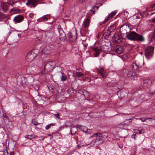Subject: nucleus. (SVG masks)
<instances>
[{
	"mask_svg": "<svg viewBox=\"0 0 155 155\" xmlns=\"http://www.w3.org/2000/svg\"><path fill=\"white\" fill-rule=\"evenodd\" d=\"M95 137V139L91 142V146L94 145L95 143L97 145H99L102 144L104 141L105 138L107 137V136L103 135L99 133H96L94 134L90 137V138Z\"/></svg>",
	"mask_w": 155,
	"mask_h": 155,
	"instance_id": "f257e3e1",
	"label": "nucleus"
},
{
	"mask_svg": "<svg viewBox=\"0 0 155 155\" xmlns=\"http://www.w3.org/2000/svg\"><path fill=\"white\" fill-rule=\"evenodd\" d=\"M126 37L129 40L131 41H143L145 40V38L143 35L134 31L129 33L126 35Z\"/></svg>",
	"mask_w": 155,
	"mask_h": 155,
	"instance_id": "f03ea898",
	"label": "nucleus"
},
{
	"mask_svg": "<svg viewBox=\"0 0 155 155\" xmlns=\"http://www.w3.org/2000/svg\"><path fill=\"white\" fill-rule=\"evenodd\" d=\"M97 71L99 76L103 78V80L105 81L108 86H110L109 84H110V82L109 81H107V80H108V79H109V78L107 76L106 71L104 70V68L100 67L97 68Z\"/></svg>",
	"mask_w": 155,
	"mask_h": 155,
	"instance_id": "7ed1b4c3",
	"label": "nucleus"
},
{
	"mask_svg": "<svg viewBox=\"0 0 155 155\" xmlns=\"http://www.w3.org/2000/svg\"><path fill=\"white\" fill-rule=\"evenodd\" d=\"M56 64L54 61H49L44 65V70L42 71L43 74L51 72L55 68Z\"/></svg>",
	"mask_w": 155,
	"mask_h": 155,
	"instance_id": "20e7f679",
	"label": "nucleus"
},
{
	"mask_svg": "<svg viewBox=\"0 0 155 155\" xmlns=\"http://www.w3.org/2000/svg\"><path fill=\"white\" fill-rule=\"evenodd\" d=\"M154 48L151 46H148L144 49V53L147 59H149L153 54Z\"/></svg>",
	"mask_w": 155,
	"mask_h": 155,
	"instance_id": "39448f33",
	"label": "nucleus"
},
{
	"mask_svg": "<svg viewBox=\"0 0 155 155\" xmlns=\"http://www.w3.org/2000/svg\"><path fill=\"white\" fill-rule=\"evenodd\" d=\"M129 25H130L127 24H124L121 26L120 30L121 35H126V36L128 35V33H129L130 31V28Z\"/></svg>",
	"mask_w": 155,
	"mask_h": 155,
	"instance_id": "423d86ee",
	"label": "nucleus"
},
{
	"mask_svg": "<svg viewBox=\"0 0 155 155\" xmlns=\"http://www.w3.org/2000/svg\"><path fill=\"white\" fill-rule=\"evenodd\" d=\"M57 30L59 33L60 39L62 41H65L66 39V35L60 25L57 26Z\"/></svg>",
	"mask_w": 155,
	"mask_h": 155,
	"instance_id": "0eeeda50",
	"label": "nucleus"
},
{
	"mask_svg": "<svg viewBox=\"0 0 155 155\" xmlns=\"http://www.w3.org/2000/svg\"><path fill=\"white\" fill-rule=\"evenodd\" d=\"M140 82L141 83H140V86L145 88L150 87L152 84L151 80L148 79L145 80L141 79Z\"/></svg>",
	"mask_w": 155,
	"mask_h": 155,
	"instance_id": "6e6552de",
	"label": "nucleus"
},
{
	"mask_svg": "<svg viewBox=\"0 0 155 155\" xmlns=\"http://www.w3.org/2000/svg\"><path fill=\"white\" fill-rule=\"evenodd\" d=\"M106 48V49L108 48L107 46H105L104 47H102L101 49L98 48L97 47H92V49L95 52V57H97L99 56L100 53L102 51L104 52H107V50H105L104 49Z\"/></svg>",
	"mask_w": 155,
	"mask_h": 155,
	"instance_id": "1a4fd4ad",
	"label": "nucleus"
},
{
	"mask_svg": "<svg viewBox=\"0 0 155 155\" xmlns=\"http://www.w3.org/2000/svg\"><path fill=\"white\" fill-rule=\"evenodd\" d=\"M78 37L77 31H73L70 32L69 33V39L71 41H73L76 40Z\"/></svg>",
	"mask_w": 155,
	"mask_h": 155,
	"instance_id": "9d476101",
	"label": "nucleus"
},
{
	"mask_svg": "<svg viewBox=\"0 0 155 155\" xmlns=\"http://www.w3.org/2000/svg\"><path fill=\"white\" fill-rule=\"evenodd\" d=\"M24 17L21 15H18L15 16L13 20L16 23L21 22L24 20Z\"/></svg>",
	"mask_w": 155,
	"mask_h": 155,
	"instance_id": "9b49d317",
	"label": "nucleus"
},
{
	"mask_svg": "<svg viewBox=\"0 0 155 155\" xmlns=\"http://www.w3.org/2000/svg\"><path fill=\"white\" fill-rule=\"evenodd\" d=\"M38 1V0H28V2L26 5L28 6L31 5L33 8H35L37 4V3Z\"/></svg>",
	"mask_w": 155,
	"mask_h": 155,
	"instance_id": "f8f14e48",
	"label": "nucleus"
},
{
	"mask_svg": "<svg viewBox=\"0 0 155 155\" xmlns=\"http://www.w3.org/2000/svg\"><path fill=\"white\" fill-rule=\"evenodd\" d=\"M116 14V11L112 12L110 13L108 16L105 18L104 21L103 23L104 24L106 22L108 21L109 20L111 19Z\"/></svg>",
	"mask_w": 155,
	"mask_h": 155,
	"instance_id": "ddd939ff",
	"label": "nucleus"
},
{
	"mask_svg": "<svg viewBox=\"0 0 155 155\" xmlns=\"http://www.w3.org/2000/svg\"><path fill=\"white\" fill-rule=\"evenodd\" d=\"M114 50L118 54H121L123 51V48L122 46L117 45L114 48Z\"/></svg>",
	"mask_w": 155,
	"mask_h": 155,
	"instance_id": "4468645a",
	"label": "nucleus"
},
{
	"mask_svg": "<svg viewBox=\"0 0 155 155\" xmlns=\"http://www.w3.org/2000/svg\"><path fill=\"white\" fill-rule=\"evenodd\" d=\"M50 18V16L48 15H46L43 16L42 17H41L40 18L38 19L37 20V21L38 22H40L41 21H45L48 20V18Z\"/></svg>",
	"mask_w": 155,
	"mask_h": 155,
	"instance_id": "2eb2a0df",
	"label": "nucleus"
},
{
	"mask_svg": "<svg viewBox=\"0 0 155 155\" xmlns=\"http://www.w3.org/2000/svg\"><path fill=\"white\" fill-rule=\"evenodd\" d=\"M139 68V64L136 61H134L133 63L132 69L134 70H137Z\"/></svg>",
	"mask_w": 155,
	"mask_h": 155,
	"instance_id": "dca6fc26",
	"label": "nucleus"
},
{
	"mask_svg": "<svg viewBox=\"0 0 155 155\" xmlns=\"http://www.w3.org/2000/svg\"><path fill=\"white\" fill-rule=\"evenodd\" d=\"M127 75L128 77L133 79L136 75V73L133 71H128Z\"/></svg>",
	"mask_w": 155,
	"mask_h": 155,
	"instance_id": "f3484780",
	"label": "nucleus"
},
{
	"mask_svg": "<svg viewBox=\"0 0 155 155\" xmlns=\"http://www.w3.org/2000/svg\"><path fill=\"white\" fill-rule=\"evenodd\" d=\"M78 127H76L74 126L71 127L70 129V132L72 135L75 134L78 130Z\"/></svg>",
	"mask_w": 155,
	"mask_h": 155,
	"instance_id": "a211bd4d",
	"label": "nucleus"
},
{
	"mask_svg": "<svg viewBox=\"0 0 155 155\" xmlns=\"http://www.w3.org/2000/svg\"><path fill=\"white\" fill-rule=\"evenodd\" d=\"M8 6L5 3L2 4L1 5V8L2 10L5 12L8 9Z\"/></svg>",
	"mask_w": 155,
	"mask_h": 155,
	"instance_id": "6ab92c4d",
	"label": "nucleus"
},
{
	"mask_svg": "<svg viewBox=\"0 0 155 155\" xmlns=\"http://www.w3.org/2000/svg\"><path fill=\"white\" fill-rule=\"evenodd\" d=\"M51 51L50 49V47L49 46H45L42 49V51L44 54H48L50 53Z\"/></svg>",
	"mask_w": 155,
	"mask_h": 155,
	"instance_id": "aec40b11",
	"label": "nucleus"
},
{
	"mask_svg": "<svg viewBox=\"0 0 155 155\" xmlns=\"http://www.w3.org/2000/svg\"><path fill=\"white\" fill-rule=\"evenodd\" d=\"M78 128L81 130L85 132L87 131V127L85 126H82L81 125L78 126Z\"/></svg>",
	"mask_w": 155,
	"mask_h": 155,
	"instance_id": "412c9836",
	"label": "nucleus"
},
{
	"mask_svg": "<svg viewBox=\"0 0 155 155\" xmlns=\"http://www.w3.org/2000/svg\"><path fill=\"white\" fill-rule=\"evenodd\" d=\"M90 21V19L89 18H87L84 21L83 23V25L84 27L87 28L89 26Z\"/></svg>",
	"mask_w": 155,
	"mask_h": 155,
	"instance_id": "4be33fe9",
	"label": "nucleus"
},
{
	"mask_svg": "<svg viewBox=\"0 0 155 155\" xmlns=\"http://www.w3.org/2000/svg\"><path fill=\"white\" fill-rule=\"evenodd\" d=\"M45 35L48 38H50L52 36L53 33L49 31H48L45 32Z\"/></svg>",
	"mask_w": 155,
	"mask_h": 155,
	"instance_id": "5701e85b",
	"label": "nucleus"
},
{
	"mask_svg": "<svg viewBox=\"0 0 155 155\" xmlns=\"http://www.w3.org/2000/svg\"><path fill=\"white\" fill-rule=\"evenodd\" d=\"M116 27V24H114L109 28V29L112 32L115 30Z\"/></svg>",
	"mask_w": 155,
	"mask_h": 155,
	"instance_id": "b1692460",
	"label": "nucleus"
},
{
	"mask_svg": "<svg viewBox=\"0 0 155 155\" xmlns=\"http://www.w3.org/2000/svg\"><path fill=\"white\" fill-rule=\"evenodd\" d=\"M135 133H139V134H142L144 133V131L143 130H140L138 129H134Z\"/></svg>",
	"mask_w": 155,
	"mask_h": 155,
	"instance_id": "393cba45",
	"label": "nucleus"
},
{
	"mask_svg": "<svg viewBox=\"0 0 155 155\" xmlns=\"http://www.w3.org/2000/svg\"><path fill=\"white\" fill-rule=\"evenodd\" d=\"M62 74V76L61 78V80L62 81H66L67 78V76L66 75H65L64 73Z\"/></svg>",
	"mask_w": 155,
	"mask_h": 155,
	"instance_id": "a878e982",
	"label": "nucleus"
},
{
	"mask_svg": "<svg viewBox=\"0 0 155 155\" xmlns=\"http://www.w3.org/2000/svg\"><path fill=\"white\" fill-rule=\"evenodd\" d=\"M74 74H75V76H77L78 77H80L84 75L83 74H81L79 72L76 71L74 73Z\"/></svg>",
	"mask_w": 155,
	"mask_h": 155,
	"instance_id": "bb28decb",
	"label": "nucleus"
},
{
	"mask_svg": "<svg viewBox=\"0 0 155 155\" xmlns=\"http://www.w3.org/2000/svg\"><path fill=\"white\" fill-rule=\"evenodd\" d=\"M32 55L31 53H29L27 55V57L28 58H30L31 60H32L34 59L35 58L34 57H32Z\"/></svg>",
	"mask_w": 155,
	"mask_h": 155,
	"instance_id": "cd10ccee",
	"label": "nucleus"
},
{
	"mask_svg": "<svg viewBox=\"0 0 155 155\" xmlns=\"http://www.w3.org/2000/svg\"><path fill=\"white\" fill-rule=\"evenodd\" d=\"M114 40L115 41H117H117L118 40H119V38L118 37V35L117 34H114Z\"/></svg>",
	"mask_w": 155,
	"mask_h": 155,
	"instance_id": "c85d7f7f",
	"label": "nucleus"
},
{
	"mask_svg": "<svg viewBox=\"0 0 155 155\" xmlns=\"http://www.w3.org/2000/svg\"><path fill=\"white\" fill-rule=\"evenodd\" d=\"M83 93V95L85 97H87L89 95L88 92L84 89Z\"/></svg>",
	"mask_w": 155,
	"mask_h": 155,
	"instance_id": "c756f323",
	"label": "nucleus"
},
{
	"mask_svg": "<svg viewBox=\"0 0 155 155\" xmlns=\"http://www.w3.org/2000/svg\"><path fill=\"white\" fill-rule=\"evenodd\" d=\"M25 137L28 139L31 140L33 138H34L35 137L33 135H27L25 136Z\"/></svg>",
	"mask_w": 155,
	"mask_h": 155,
	"instance_id": "7c9ffc66",
	"label": "nucleus"
},
{
	"mask_svg": "<svg viewBox=\"0 0 155 155\" xmlns=\"http://www.w3.org/2000/svg\"><path fill=\"white\" fill-rule=\"evenodd\" d=\"M149 37L151 40L154 39L155 38V34L152 32V33L150 35Z\"/></svg>",
	"mask_w": 155,
	"mask_h": 155,
	"instance_id": "2f4dec72",
	"label": "nucleus"
},
{
	"mask_svg": "<svg viewBox=\"0 0 155 155\" xmlns=\"http://www.w3.org/2000/svg\"><path fill=\"white\" fill-rule=\"evenodd\" d=\"M83 80L84 81H88V82H89L91 81V79L90 78L88 77H84L83 78Z\"/></svg>",
	"mask_w": 155,
	"mask_h": 155,
	"instance_id": "473e14b6",
	"label": "nucleus"
},
{
	"mask_svg": "<svg viewBox=\"0 0 155 155\" xmlns=\"http://www.w3.org/2000/svg\"><path fill=\"white\" fill-rule=\"evenodd\" d=\"M15 11L16 12H18V13H20L21 12V11L19 9H15V8H12L11 10V11Z\"/></svg>",
	"mask_w": 155,
	"mask_h": 155,
	"instance_id": "72a5a7b5",
	"label": "nucleus"
},
{
	"mask_svg": "<svg viewBox=\"0 0 155 155\" xmlns=\"http://www.w3.org/2000/svg\"><path fill=\"white\" fill-rule=\"evenodd\" d=\"M28 83L27 82H26L25 81H23V80H22L21 84L23 87H26Z\"/></svg>",
	"mask_w": 155,
	"mask_h": 155,
	"instance_id": "f704fd0d",
	"label": "nucleus"
},
{
	"mask_svg": "<svg viewBox=\"0 0 155 155\" xmlns=\"http://www.w3.org/2000/svg\"><path fill=\"white\" fill-rule=\"evenodd\" d=\"M32 123L33 124L37 126L39 124L34 119L32 120Z\"/></svg>",
	"mask_w": 155,
	"mask_h": 155,
	"instance_id": "c9c22d12",
	"label": "nucleus"
},
{
	"mask_svg": "<svg viewBox=\"0 0 155 155\" xmlns=\"http://www.w3.org/2000/svg\"><path fill=\"white\" fill-rule=\"evenodd\" d=\"M124 125V123H121L118 124L117 127L119 128H121L123 127Z\"/></svg>",
	"mask_w": 155,
	"mask_h": 155,
	"instance_id": "e433bc0d",
	"label": "nucleus"
},
{
	"mask_svg": "<svg viewBox=\"0 0 155 155\" xmlns=\"http://www.w3.org/2000/svg\"><path fill=\"white\" fill-rule=\"evenodd\" d=\"M92 14L91 12V11H90L89 12L87 13V18H90L92 15Z\"/></svg>",
	"mask_w": 155,
	"mask_h": 155,
	"instance_id": "4c0bfd02",
	"label": "nucleus"
},
{
	"mask_svg": "<svg viewBox=\"0 0 155 155\" xmlns=\"http://www.w3.org/2000/svg\"><path fill=\"white\" fill-rule=\"evenodd\" d=\"M111 32V31L109 29L106 33H105V35L109 36L111 35L110 34Z\"/></svg>",
	"mask_w": 155,
	"mask_h": 155,
	"instance_id": "58836bf2",
	"label": "nucleus"
},
{
	"mask_svg": "<svg viewBox=\"0 0 155 155\" xmlns=\"http://www.w3.org/2000/svg\"><path fill=\"white\" fill-rule=\"evenodd\" d=\"M84 91V89H80L78 90V92L80 94L83 95Z\"/></svg>",
	"mask_w": 155,
	"mask_h": 155,
	"instance_id": "ea45409f",
	"label": "nucleus"
},
{
	"mask_svg": "<svg viewBox=\"0 0 155 155\" xmlns=\"http://www.w3.org/2000/svg\"><path fill=\"white\" fill-rule=\"evenodd\" d=\"M87 131L85 132L87 134H90L92 132V130H91L90 129H88L87 128Z\"/></svg>",
	"mask_w": 155,
	"mask_h": 155,
	"instance_id": "a19ab883",
	"label": "nucleus"
},
{
	"mask_svg": "<svg viewBox=\"0 0 155 155\" xmlns=\"http://www.w3.org/2000/svg\"><path fill=\"white\" fill-rule=\"evenodd\" d=\"M2 116L4 120H5L8 119V117L6 114H3Z\"/></svg>",
	"mask_w": 155,
	"mask_h": 155,
	"instance_id": "79ce46f5",
	"label": "nucleus"
},
{
	"mask_svg": "<svg viewBox=\"0 0 155 155\" xmlns=\"http://www.w3.org/2000/svg\"><path fill=\"white\" fill-rule=\"evenodd\" d=\"M128 70L126 69H124L122 71V72L124 74L127 73L128 72Z\"/></svg>",
	"mask_w": 155,
	"mask_h": 155,
	"instance_id": "37998d69",
	"label": "nucleus"
},
{
	"mask_svg": "<svg viewBox=\"0 0 155 155\" xmlns=\"http://www.w3.org/2000/svg\"><path fill=\"white\" fill-rule=\"evenodd\" d=\"M53 114L54 115V116L55 117L57 118L58 119L60 118L59 115V113H58L56 114Z\"/></svg>",
	"mask_w": 155,
	"mask_h": 155,
	"instance_id": "c03bdc74",
	"label": "nucleus"
},
{
	"mask_svg": "<svg viewBox=\"0 0 155 155\" xmlns=\"http://www.w3.org/2000/svg\"><path fill=\"white\" fill-rule=\"evenodd\" d=\"M51 127L49 125H47L45 127V129L47 130H48Z\"/></svg>",
	"mask_w": 155,
	"mask_h": 155,
	"instance_id": "a18cd8bd",
	"label": "nucleus"
},
{
	"mask_svg": "<svg viewBox=\"0 0 155 155\" xmlns=\"http://www.w3.org/2000/svg\"><path fill=\"white\" fill-rule=\"evenodd\" d=\"M155 6V2L153 4H151L150 5V7L151 8H153Z\"/></svg>",
	"mask_w": 155,
	"mask_h": 155,
	"instance_id": "49530a36",
	"label": "nucleus"
},
{
	"mask_svg": "<svg viewBox=\"0 0 155 155\" xmlns=\"http://www.w3.org/2000/svg\"><path fill=\"white\" fill-rule=\"evenodd\" d=\"M50 47V49H51L52 50L54 49V47L53 45H51L50 46H49Z\"/></svg>",
	"mask_w": 155,
	"mask_h": 155,
	"instance_id": "de8ad7c7",
	"label": "nucleus"
},
{
	"mask_svg": "<svg viewBox=\"0 0 155 155\" xmlns=\"http://www.w3.org/2000/svg\"><path fill=\"white\" fill-rule=\"evenodd\" d=\"M99 8V7L97 6H95L93 7V8L94 9H97Z\"/></svg>",
	"mask_w": 155,
	"mask_h": 155,
	"instance_id": "09e8293b",
	"label": "nucleus"
},
{
	"mask_svg": "<svg viewBox=\"0 0 155 155\" xmlns=\"http://www.w3.org/2000/svg\"><path fill=\"white\" fill-rule=\"evenodd\" d=\"M121 91L120 90H119L117 92V94L118 95H120L121 94Z\"/></svg>",
	"mask_w": 155,
	"mask_h": 155,
	"instance_id": "8fccbe9b",
	"label": "nucleus"
},
{
	"mask_svg": "<svg viewBox=\"0 0 155 155\" xmlns=\"http://www.w3.org/2000/svg\"><path fill=\"white\" fill-rule=\"evenodd\" d=\"M33 15H34V14L33 13H31L29 14V16L31 18L33 16Z\"/></svg>",
	"mask_w": 155,
	"mask_h": 155,
	"instance_id": "3c124183",
	"label": "nucleus"
},
{
	"mask_svg": "<svg viewBox=\"0 0 155 155\" xmlns=\"http://www.w3.org/2000/svg\"><path fill=\"white\" fill-rule=\"evenodd\" d=\"M151 22L152 23L155 22V17L152 19Z\"/></svg>",
	"mask_w": 155,
	"mask_h": 155,
	"instance_id": "603ef678",
	"label": "nucleus"
},
{
	"mask_svg": "<svg viewBox=\"0 0 155 155\" xmlns=\"http://www.w3.org/2000/svg\"><path fill=\"white\" fill-rule=\"evenodd\" d=\"M90 11H91V13L92 12H93V14H95V11H94L93 10H90Z\"/></svg>",
	"mask_w": 155,
	"mask_h": 155,
	"instance_id": "864d4df0",
	"label": "nucleus"
},
{
	"mask_svg": "<svg viewBox=\"0 0 155 155\" xmlns=\"http://www.w3.org/2000/svg\"><path fill=\"white\" fill-rule=\"evenodd\" d=\"M71 90L73 91V88H71L68 89V93H69L70 92H71Z\"/></svg>",
	"mask_w": 155,
	"mask_h": 155,
	"instance_id": "5fc2aeb1",
	"label": "nucleus"
},
{
	"mask_svg": "<svg viewBox=\"0 0 155 155\" xmlns=\"http://www.w3.org/2000/svg\"><path fill=\"white\" fill-rule=\"evenodd\" d=\"M87 44H84V47L85 48H87Z\"/></svg>",
	"mask_w": 155,
	"mask_h": 155,
	"instance_id": "6e6d98bb",
	"label": "nucleus"
},
{
	"mask_svg": "<svg viewBox=\"0 0 155 155\" xmlns=\"http://www.w3.org/2000/svg\"><path fill=\"white\" fill-rule=\"evenodd\" d=\"M155 91H151H151H150V93L151 94H153L154 93H155Z\"/></svg>",
	"mask_w": 155,
	"mask_h": 155,
	"instance_id": "4d7b16f0",
	"label": "nucleus"
},
{
	"mask_svg": "<svg viewBox=\"0 0 155 155\" xmlns=\"http://www.w3.org/2000/svg\"><path fill=\"white\" fill-rule=\"evenodd\" d=\"M14 153L12 151L10 153V155H14Z\"/></svg>",
	"mask_w": 155,
	"mask_h": 155,
	"instance_id": "13d9d810",
	"label": "nucleus"
},
{
	"mask_svg": "<svg viewBox=\"0 0 155 155\" xmlns=\"http://www.w3.org/2000/svg\"><path fill=\"white\" fill-rule=\"evenodd\" d=\"M136 136V134H133V135H132V137L133 138H135V137Z\"/></svg>",
	"mask_w": 155,
	"mask_h": 155,
	"instance_id": "bf43d9fd",
	"label": "nucleus"
},
{
	"mask_svg": "<svg viewBox=\"0 0 155 155\" xmlns=\"http://www.w3.org/2000/svg\"><path fill=\"white\" fill-rule=\"evenodd\" d=\"M85 0H80V2L81 3H82L84 2Z\"/></svg>",
	"mask_w": 155,
	"mask_h": 155,
	"instance_id": "052dcab7",
	"label": "nucleus"
},
{
	"mask_svg": "<svg viewBox=\"0 0 155 155\" xmlns=\"http://www.w3.org/2000/svg\"><path fill=\"white\" fill-rule=\"evenodd\" d=\"M51 126H54V125L55 124H49Z\"/></svg>",
	"mask_w": 155,
	"mask_h": 155,
	"instance_id": "680f3d73",
	"label": "nucleus"
},
{
	"mask_svg": "<svg viewBox=\"0 0 155 155\" xmlns=\"http://www.w3.org/2000/svg\"><path fill=\"white\" fill-rule=\"evenodd\" d=\"M145 150L146 151H149V149H147V148L143 149V150Z\"/></svg>",
	"mask_w": 155,
	"mask_h": 155,
	"instance_id": "e2e57ef3",
	"label": "nucleus"
},
{
	"mask_svg": "<svg viewBox=\"0 0 155 155\" xmlns=\"http://www.w3.org/2000/svg\"><path fill=\"white\" fill-rule=\"evenodd\" d=\"M128 120L130 122H131L132 121V120L131 119H129Z\"/></svg>",
	"mask_w": 155,
	"mask_h": 155,
	"instance_id": "0e129e2a",
	"label": "nucleus"
},
{
	"mask_svg": "<svg viewBox=\"0 0 155 155\" xmlns=\"http://www.w3.org/2000/svg\"><path fill=\"white\" fill-rule=\"evenodd\" d=\"M102 57H104L105 56V54H102Z\"/></svg>",
	"mask_w": 155,
	"mask_h": 155,
	"instance_id": "69168bd1",
	"label": "nucleus"
},
{
	"mask_svg": "<svg viewBox=\"0 0 155 155\" xmlns=\"http://www.w3.org/2000/svg\"><path fill=\"white\" fill-rule=\"evenodd\" d=\"M152 32L155 34V29H154V31Z\"/></svg>",
	"mask_w": 155,
	"mask_h": 155,
	"instance_id": "338daca9",
	"label": "nucleus"
},
{
	"mask_svg": "<svg viewBox=\"0 0 155 155\" xmlns=\"http://www.w3.org/2000/svg\"><path fill=\"white\" fill-rule=\"evenodd\" d=\"M38 96H39V93L38 91Z\"/></svg>",
	"mask_w": 155,
	"mask_h": 155,
	"instance_id": "774afa93",
	"label": "nucleus"
}]
</instances>
